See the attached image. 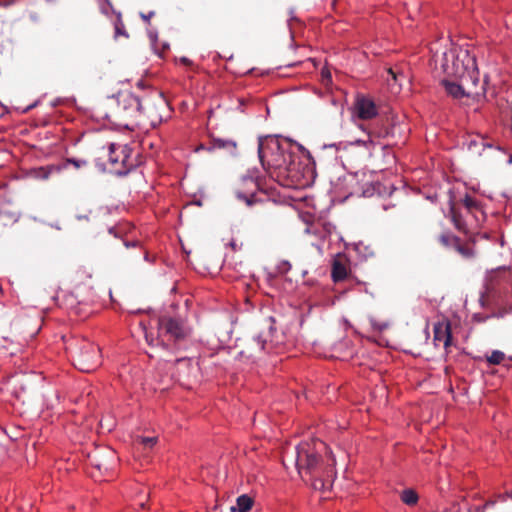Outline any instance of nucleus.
<instances>
[{
	"label": "nucleus",
	"instance_id": "obj_32",
	"mask_svg": "<svg viewBox=\"0 0 512 512\" xmlns=\"http://www.w3.org/2000/svg\"><path fill=\"white\" fill-rule=\"evenodd\" d=\"M201 150H208V147H206L205 145L201 144L199 145L197 148H196V152H199Z\"/></svg>",
	"mask_w": 512,
	"mask_h": 512
},
{
	"label": "nucleus",
	"instance_id": "obj_8",
	"mask_svg": "<svg viewBox=\"0 0 512 512\" xmlns=\"http://www.w3.org/2000/svg\"><path fill=\"white\" fill-rule=\"evenodd\" d=\"M356 115L362 120L372 119L377 115L374 101L364 96H358L354 104Z\"/></svg>",
	"mask_w": 512,
	"mask_h": 512
},
{
	"label": "nucleus",
	"instance_id": "obj_5",
	"mask_svg": "<svg viewBox=\"0 0 512 512\" xmlns=\"http://www.w3.org/2000/svg\"><path fill=\"white\" fill-rule=\"evenodd\" d=\"M131 148L128 145L110 144L108 159L111 171L119 175H125L135 166L131 159Z\"/></svg>",
	"mask_w": 512,
	"mask_h": 512
},
{
	"label": "nucleus",
	"instance_id": "obj_35",
	"mask_svg": "<svg viewBox=\"0 0 512 512\" xmlns=\"http://www.w3.org/2000/svg\"><path fill=\"white\" fill-rule=\"evenodd\" d=\"M493 504H494V502H486L485 507H487L489 505H493Z\"/></svg>",
	"mask_w": 512,
	"mask_h": 512
},
{
	"label": "nucleus",
	"instance_id": "obj_23",
	"mask_svg": "<svg viewBox=\"0 0 512 512\" xmlns=\"http://www.w3.org/2000/svg\"><path fill=\"white\" fill-rule=\"evenodd\" d=\"M461 82H463V84H466V86H469V84H471V86L476 87L478 85L479 71L476 64L474 66V69L469 70V72L467 73V79L461 80Z\"/></svg>",
	"mask_w": 512,
	"mask_h": 512
},
{
	"label": "nucleus",
	"instance_id": "obj_3",
	"mask_svg": "<svg viewBox=\"0 0 512 512\" xmlns=\"http://www.w3.org/2000/svg\"><path fill=\"white\" fill-rule=\"evenodd\" d=\"M476 59L468 50H450L444 52L441 67L447 75L455 76L460 80L467 79L469 70L474 69Z\"/></svg>",
	"mask_w": 512,
	"mask_h": 512
},
{
	"label": "nucleus",
	"instance_id": "obj_27",
	"mask_svg": "<svg viewBox=\"0 0 512 512\" xmlns=\"http://www.w3.org/2000/svg\"><path fill=\"white\" fill-rule=\"evenodd\" d=\"M89 461L91 463V465H93L94 467H96L98 470H101L102 468H105L107 469V464L106 463H103V462H100L98 459H97V456L94 455V456H89Z\"/></svg>",
	"mask_w": 512,
	"mask_h": 512
},
{
	"label": "nucleus",
	"instance_id": "obj_10",
	"mask_svg": "<svg viewBox=\"0 0 512 512\" xmlns=\"http://www.w3.org/2000/svg\"><path fill=\"white\" fill-rule=\"evenodd\" d=\"M434 341L443 342L445 348L451 345V324L449 321L439 322L434 325Z\"/></svg>",
	"mask_w": 512,
	"mask_h": 512
},
{
	"label": "nucleus",
	"instance_id": "obj_17",
	"mask_svg": "<svg viewBox=\"0 0 512 512\" xmlns=\"http://www.w3.org/2000/svg\"><path fill=\"white\" fill-rule=\"evenodd\" d=\"M450 215H451V221L453 222L455 228L459 231L465 232L466 231L465 222H464L461 214L457 211V209L454 206H451V208H450Z\"/></svg>",
	"mask_w": 512,
	"mask_h": 512
},
{
	"label": "nucleus",
	"instance_id": "obj_18",
	"mask_svg": "<svg viewBox=\"0 0 512 512\" xmlns=\"http://www.w3.org/2000/svg\"><path fill=\"white\" fill-rule=\"evenodd\" d=\"M346 267L340 262H334L332 267V278L334 282L342 281L346 278Z\"/></svg>",
	"mask_w": 512,
	"mask_h": 512
},
{
	"label": "nucleus",
	"instance_id": "obj_22",
	"mask_svg": "<svg viewBox=\"0 0 512 512\" xmlns=\"http://www.w3.org/2000/svg\"><path fill=\"white\" fill-rule=\"evenodd\" d=\"M115 35L114 37L117 39L120 36L128 38V33L125 29V25L122 20L121 13H117L116 20L114 22Z\"/></svg>",
	"mask_w": 512,
	"mask_h": 512
},
{
	"label": "nucleus",
	"instance_id": "obj_16",
	"mask_svg": "<svg viewBox=\"0 0 512 512\" xmlns=\"http://www.w3.org/2000/svg\"><path fill=\"white\" fill-rule=\"evenodd\" d=\"M68 165H73V167L78 170L87 167L88 161L78 158H66L61 164H58V166L61 167V171L67 169Z\"/></svg>",
	"mask_w": 512,
	"mask_h": 512
},
{
	"label": "nucleus",
	"instance_id": "obj_15",
	"mask_svg": "<svg viewBox=\"0 0 512 512\" xmlns=\"http://www.w3.org/2000/svg\"><path fill=\"white\" fill-rule=\"evenodd\" d=\"M61 172V167L58 165H49L47 167H40L35 171V176L40 179H48L53 173Z\"/></svg>",
	"mask_w": 512,
	"mask_h": 512
},
{
	"label": "nucleus",
	"instance_id": "obj_19",
	"mask_svg": "<svg viewBox=\"0 0 512 512\" xmlns=\"http://www.w3.org/2000/svg\"><path fill=\"white\" fill-rule=\"evenodd\" d=\"M400 498L406 505H415L418 501L417 493L412 489H405L401 492Z\"/></svg>",
	"mask_w": 512,
	"mask_h": 512
},
{
	"label": "nucleus",
	"instance_id": "obj_12",
	"mask_svg": "<svg viewBox=\"0 0 512 512\" xmlns=\"http://www.w3.org/2000/svg\"><path fill=\"white\" fill-rule=\"evenodd\" d=\"M236 147L237 144L233 140L213 137L211 139L210 146L208 147V151L225 150L232 153L235 151Z\"/></svg>",
	"mask_w": 512,
	"mask_h": 512
},
{
	"label": "nucleus",
	"instance_id": "obj_1",
	"mask_svg": "<svg viewBox=\"0 0 512 512\" xmlns=\"http://www.w3.org/2000/svg\"><path fill=\"white\" fill-rule=\"evenodd\" d=\"M325 449V444L320 440L301 442L296 447L295 465L300 477L313 489L320 491L329 490L336 475L334 459H324L321 455Z\"/></svg>",
	"mask_w": 512,
	"mask_h": 512
},
{
	"label": "nucleus",
	"instance_id": "obj_24",
	"mask_svg": "<svg viewBox=\"0 0 512 512\" xmlns=\"http://www.w3.org/2000/svg\"><path fill=\"white\" fill-rule=\"evenodd\" d=\"M266 342L267 339L262 334H259L253 337L249 346L251 350L261 352L264 350Z\"/></svg>",
	"mask_w": 512,
	"mask_h": 512
},
{
	"label": "nucleus",
	"instance_id": "obj_11",
	"mask_svg": "<svg viewBox=\"0 0 512 512\" xmlns=\"http://www.w3.org/2000/svg\"><path fill=\"white\" fill-rule=\"evenodd\" d=\"M446 92L453 98L460 99L464 96H470L471 94H478L477 91L468 90L466 91L464 86L466 84H457L450 81H443Z\"/></svg>",
	"mask_w": 512,
	"mask_h": 512
},
{
	"label": "nucleus",
	"instance_id": "obj_36",
	"mask_svg": "<svg viewBox=\"0 0 512 512\" xmlns=\"http://www.w3.org/2000/svg\"><path fill=\"white\" fill-rule=\"evenodd\" d=\"M509 495H510V497H511V499H512V492H511Z\"/></svg>",
	"mask_w": 512,
	"mask_h": 512
},
{
	"label": "nucleus",
	"instance_id": "obj_4",
	"mask_svg": "<svg viewBox=\"0 0 512 512\" xmlns=\"http://www.w3.org/2000/svg\"><path fill=\"white\" fill-rule=\"evenodd\" d=\"M189 335V329L180 318L169 315H161L158 318V337L162 341H172L178 343L186 339Z\"/></svg>",
	"mask_w": 512,
	"mask_h": 512
},
{
	"label": "nucleus",
	"instance_id": "obj_29",
	"mask_svg": "<svg viewBox=\"0 0 512 512\" xmlns=\"http://www.w3.org/2000/svg\"><path fill=\"white\" fill-rule=\"evenodd\" d=\"M388 74L391 76V79L394 81V83H399L401 85V78H404V75L402 73H396L393 71V69L389 68L387 70Z\"/></svg>",
	"mask_w": 512,
	"mask_h": 512
},
{
	"label": "nucleus",
	"instance_id": "obj_34",
	"mask_svg": "<svg viewBox=\"0 0 512 512\" xmlns=\"http://www.w3.org/2000/svg\"><path fill=\"white\" fill-rule=\"evenodd\" d=\"M77 219H79V220H81V219L88 220V217H87V216H81V215H78V216H77Z\"/></svg>",
	"mask_w": 512,
	"mask_h": 512
},
{
	"label": "nucleus",
	"instance_id": "obj_6",
	"mask_svg": "<svg viewBox=\"0 0 512 512\" xmlns=\"http://www.w3.org/2000/svg\"><path fill=\"white\" fill-rule=\"evenodd\" d=\"M74 365L83 372L94 371L100 365V350L89 342H84L74 359Z\"/></svg>",
	"mask_w": 512,
	"mask_h": 512
},
{
	"label": "nucleus",
	"instance_id": "obj_21",
	"mask_svg": "<svg viewBox=\"0 0 512 512\" xmlns=\"http://www.w3.org/2000/svg\"><path fill=\"white\" fill-rule=\"evenodd\" d=\"M460 238L450 234V233H443L439 236L438 240L446 248H454V246L457 244L458 240Z\"/></svg>",
	"mask_w": 512,
	"mask_h": 512
},
{
	"label": "nucleus",
	"instance_id": "obj_28",
	"mask_svg": "<svg viewBox=\"0 0 512 512\" xmlns=\"http://www.w3.org/2000/svg\"><path fill=\"white\" fill-rule=\"evenodd\" d=\"M372 133L378 137L386 138L390 135V129L388 127H384L379 130L377 128H374Z\"/></svg>",
	"mask_w": 512,
	"mask_h": 512
},
{
	"label": "nucleus",
	"instance_id": "obj_31",
	"mask_svg": "<svg viewBox=\"0 0 512 512\" xmlns=\"http://www.w3.org/2000/svg\"><path fill=\"white\" fill-rule=\"evenodd\" d=\"M181 63H183L186 66L192 65V61L187 57L180 58Z\"/></svg>",
	"mask_w": 512,
	"mask_h": 512
},
{
	"label": "nucleus",
	"instance_id": "obj_2",
	"mask_svg": "<svg viewBox=\"0 0 512 512\" xmlns=\"http://www.w3.org/2000/svg\"><path fill=\"white\" fill-rule=\"evenodd\" d=\"M291 147V142L278 137L268 136L259 140L258 154L263 168L283 185H289L284 181H294L299 177V163Z\"/></svg>",
	"mask_w": 512,
	"mask_h": 512
},
{
	"label": "nucleus",
	"instance_id": "obj_25",
	"mask_svg": "<svg viewBox=\"0 0 512 512\" xmlns=\"http://www.w3.org/2000/svg\"><path fill=\"white\" fill-rule=\"evenodd\" d=\"M505 358V354L499 350H494L491 355L487 356V362L492 365L500 364Z\"/></svg>",
	"mask_w": 512,
	"mask_h": 512
},
{
	"label": "nucleus",
	"instance_id": "obj_13",
	"mask_svg": "<svg viewBox=\"0 0 512 512\" xmlns=\"http://www.w3.org/2000/svg\"><path fill=\"white\" fill-rule=\"evenodd\" d=\"M462 258L471 260L475 258L476 252L474 247L470 243H463L461 239L458 240L457 244L453 248Z\"/></svg>",
	"mask_w": 512,
	"mask_h": 512
},
{
	"label": "nucleus",
	"instance_id": "obj_20",
	"mask_svg": "<svg viewBox=\"0 0 512 512\" xmlns=\"http://www.w3.org/2000/svg\"><path fill=\"white\" fill-rule=\"evenodd\" d=\"M464 207L467 209V211L471 214L474 212H481V207L479 202L474 199L473 197L466 195L464 199L462 200Z\"/></svg>",
	"mask_w": 512,
	"mask_h": 512
},
{
	"label": "nucleus",
	"instance_id": "obj_30",
	"mask_svg": "<svg viewBox=\"0 0 512 512\" xmlns=\"http://www.w3.org/2000/svg\"><path fill=\"white\" fill-rule=\"evenodd\" d=\"M155 12L150 11L148 14L140 13V17L146 22L149 23L150 19L154 16Z\"/></svg>",
	"mask_w": 512,
	"mask_h": 512
},
{
	"label": "nucleus",
	"instance_id": "obj_33",
	"mask_svg": "<svg viewBox=\"0 0 512 512\" xmlns=\"http://www.w3.org/2000/svg\"><path fill=\"white\" fill-rule=\"evenodd\" d=\"M177 362H178V363H185V364H186V363H189V362H190V360H189V359H186V358H181V359H178V360H177Z\"/></svg>",
	"mask_w": 512,
	"mask_h": 512
},
{
	"label": "nucleus",
	"instance_id": "obj_9",
	"mask_svg": "<svg viewBox=\"0 0 512 512\" xmlns=\"http://www.w3.org/2000/svg\"><path fill=\"white\" fill-rule=\"evenodd\" d=\"M242 185L245 188H252L250 192H244L241 190H236L235 195L236 197L245 202L247 206H252L259 202V200L256 197L255 190L257 188V183L252 178L243 179Z\"/></svg>",
	"mask_w": 512,
	"mask_h": 512
},
{
	"label": "nucleus",
	"instance_id": "obj_7",
	"mask_svg": "<svg viewBox=\"0 0 512 512\" xmlns=\"http://www.w3.org/2000/svg\"><path fill=\"white\" fill-rule=\"evenodd\" d=\"M117 114L123 118H135L145 112L140 98L130 92H122L117 96Z\"/></svg>",
	"mask_w": 512,
	"mask_h": 512
},
{
	"label": "nucleus",
	"instance_id": "obj_26",
	"mask_svg": "<svg viewBox=\"0 0 512 512\" xmlns=\"http://www.w3.org/2000/svg\"><path fill=\"white\" fill-rule=\"evenodd\" d=\"M139 440L145 448H152L157 442L156 437H139Z\"/></svg>",
	"mask_w": 512,
	"mask_h": 512
},
{
	"label": "nucleus",
	"instance_id": "obj_14",
	"mask_svg": "<svg viewBox=\"0 0 512 512\" xmlns=\"http://www.w3.org/2000/svg\"><path fill=\"white\" fill-rule=\"evenodd\" d=\"M253 506V499L244 494L237 498L236 506L231 507L232 512H248Z\"/></svg>",
	"mask_w": 512,
	"mask_h": 512
}]
</instances>
